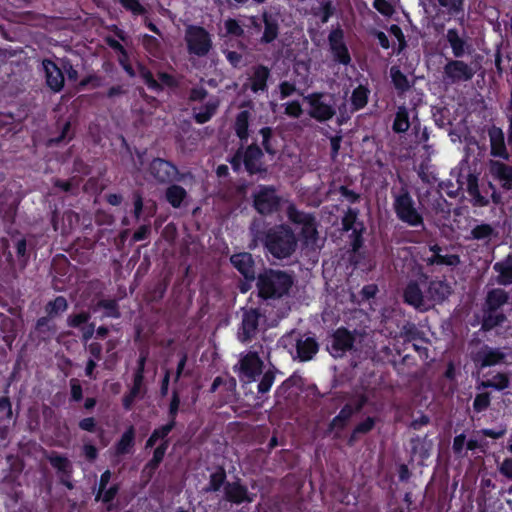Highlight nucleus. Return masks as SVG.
<instances>
[{"instance_id":"obj_1","label":"nucleus","mask_w":512,"mask_h":512,"mask_svg":"<svg viewBox=\"0 0 512 512\" xmlns=\"http://www.w3.org/2000/svg\"><path fill=\"white\" fill-rule=\"evenodd\" d=\"M295 233L286 225L270 228L265 235V247L277 259L290 257L297 249Z\"/></svg>"},{"instance_id":"obj_2","label":"nucleus","mask_w":512,"mask_h":512,"mask_svg":"<svg viewBox=\"0 0 512 512\" xmlns=\"http://www.w3.org/2000/svg\"><path fill=\"white\" fill-rule=\"evenodd\" d=\"M293 284L292 277L284 271L266 270L258 276L257 287L262 298H280Z\"/></svg>"},{"instance_id":"obj_3","label":"nucleus","mask_w":512,"mask_h":512,"mask_svg":"<svg viewBox=\"0 0 512 512\" xmlns=\"http://www.w3.org/2000/svg\"><path fill=\"white\" fill-rule=\"evenodd\" d=\"M365 333L340 327L331 336L329 351L335 358L343 357L346 352L356 350L363 341Z\"/></svg>"},{"instance_id":"obj_4","label":"nucleus","mask_w":512,"mask_h":512,"mask_svg":"<svg viewBox=\"0 0 512 512\" xmlns=\"http://www.w3.org/2000/svg\"><path fill=\"white\" fill-rule=\"evenodd\" d=\"M264 362L259 357L258 350H250L241 354L234 371L241 381L251 383L263 372Z\"/></svg>"},{"instance_id":"obj_5","label":"nucleus","mask_w":512,"mask_h":512,"mask_svg":"<svg viewBox=\"0 0 512 512\" xmlns=\"http://www.w3.org/2000/svg\"><path fill=\"white\" fill-rule=\"evenodd\" d=\"M185 41L189 54L206 56L212 48L210 34L200 26L190 25L185 31Z\"/></svg>"},{"instance_id":"obj_6","label":"nucleus","mask_w":512,"mask_h":512,"mask_svg":"<svg viewBox=\"0 0 512 512\" xmlns=\"http://www.w3.org/2000/svg\"><path fill=\"white\" fill-rule=\"evenodd\" d=\"M393 207L402 222L414 227L423 225V218L415 208L414 201L407 191L395 196Z\"/></svg>"},{"instance_id":"obj_7","label":"nucleus","mask_w":512,"mask_h":512,"mask_svg":"<svg viewBox=\"0 0 512 512\" xmlns=\"http://www.w3.org/2000/svg\"><path fill=\"white\" fill-rule=\"evenodd\" d=\"M289 220L296 224L302 225L301 235L304 243L307 246H316L318 240V232L316 229L315 219L306 213L297 210L294 206L290 205L287 210Z\"/></svg>"},{"instance_id":"obj_8","label":"nucleus","mask_w":512,"mask_h":512,"mask_svg":"<svg viewBox=\"0 0 512 512\" xmlns=\"http://www.w3.org/2000/svg\"><path fill=\"white\" fill-rule=\"evenodd\" d=\"M309 115L318 121H326L335 114L331 98L322 93H312L304 98Z\"/></svg>"},{"instance_id":"obj_9","label":"nucleus","mask_w":512,"mask_h":512,"mask_svg":"<svg viewBox=\"0 0 512 512\" xmlns=\"http://www.w3.org/2000/svg\"><path fill=\"white\" fill-rule=\"evenodd\" d=\"M149 174L158 183H170L178 179L177 167L163 158H155L149 165Z\"/></svg>"},{"instance_id":"obj_10","label":"nucleus","mask_w":512,"mask_h":512,"mask_svg":"<svg viewBox=\"0 0 512 512\" xmlns=\"http://www.w3.org/2000/svg\"><path fill=\"white\" fill-rule=\"evenodd\" d=\"M253 196L254 207L260 214H270L279 206V197L272 187L260 186Z\"/></svg>"},{"instance_id":"obj_11","label":"nucleus","mask_w":512,"mask_h":512,"mask_svg":"<svg viewBox=\"0 0 512 512\" xmlns=\"http://www.w3.org/2000/svg\"><path fill=\"white\" fill-rule=\"evenodd\" d=\"M475 73L472 66L461 60H450L444 66V75L451 83L469 81Z\"/></svg>"},{"instance_id":"obj_12","label":"nucleus","mask_w":512,"mask_h":512,"mask_svg":"<svg viewBox=\"0 0 512 512\" xmlns=\"http://www.w3.org/2000/svg\"><path fill=\"white\" fill-rule=\"evenodd\" d=\"M261 314L257 309H247L243 311L241 326L238 330V339L246 343L255 337Z\"/></svg>"},{"instance_id":"obj_13","label":"nucleus","mask_w":512,"mask_h":512,"mask_svg":"<svg viewBox=\"0 0 512 512\" xmlns=\"http://www.w3.org/2000/svg\"><path fill=\"white\" fill-rule=\"evenodd\" d=\"M505 358L506 354L500 348L484 345L474 354L473 361L484 368L500 364Z\"/></svg>"},{"instance_id":"obj_14","label":"nucleus","mask_w":512,"mask_h":512,"mask_svg":"<svg viewBox=\"0 0 512 512\" xmlns=\"http://www.w3.org/2000/svg\"><path fill=\"white\" fill-rule=\"evenodd\" d=\"M404 301L419 311H427L431 308V303L423 294L416 282H410L403 293Z\"/></svg>"},{"instance_id":"obj_15","label":"nucleus","mask_w":512,"mask_h":512,"mask_svg":"<svg viewBox=\"0 0 512 512\" xmlns=\"http://www.w3.org/2000/svg\"><path fill=\"white\" fill-rule=\"evenodd\" d=\"M329 45L336 60L347 65L350 63V55L344 42V34L341 29H334L329 34Z\"/></svg>"},{"instance_id":"obj_16","label":"nucleus","mask_w":512,"mask_h":512,"mask_svg":"<svg viewBox=\"0 0 512 512\" xmlns=\"http://www.w3.org/2000/svg\"><path fill=\"white\" fill-rule=\"evenodd\" d=\"M488 168L491 176L500 182L502 188L512 189V166L499 160H489Z\"/></svg>"},{"instance_id":"obj_17","label":"nucleus","mask_w":512,"mask_h":512,"mask_svg":"<svg viewBox=\"0 0 512 512\" xmlns=\"http://www.w3.org/2000/svg\"><path fill=\"white\" fill-rule=\"evenodd\" d=\"M446 40L448 41L452 49V53L456 58L462 57L471 50V45L467 42L465 32L459 33L457 29H448L446 33Z\"/></svg>"},{"instance_id":"obj_18","label":"nucleus","mask_w":512,"mask_h":512,"mask_svg":"<svg viewBox=\"0 0 512 512\" xmlns=\"http://www.w3.org/2000/svg\"><path fill=\"white\" fill-rule=\"evenodd\" d=\"M42 66L48 87L54 92H59L64 86V76L61 69L50 60H44Z\"/></svg>"},{"instance_id":"obj_19","label":"nucleus","mask_w":512,"mask_h":512,"mask_svg":"<svg viewBox=\"0 0 512 512\" xmlns=\"http://www.w3.org/2000/svg\"><path fill=\"white\" fill-rule=\"evenodd\" d=\"M451 292V286L447 282L442 280H434L429 283L426 297L427 300H429V303H431L432 307L435 303H441L445 301Z\"/></svg>"},{"instance_id":"obj_20","label":"nucleus","mask_w":512,"mask_h":512,"mask_svg":"<svg viewBox=\"0 0 512 512\" xmlns=\"http://www.w3.org/2000/svg\"><path fill=\"white\" fill-rule=\"evenodd\" d=\"M490 138V155L502 160H509L510 154L508 152L505 136L502 130H489Z\"/></svg>"},{"instance_id":"obj_21","label":"nucleus","mask_w":512,"mask_h":512,"mask_svg":"<svg viewBox=\"0 0 512 512\" xmlns=\"http://www.w3.org/2000/svg\"><path fill=\"white\" fill-rule=\"evenodd\" d=\"M432 255L424 259L427 265H446V266H457L460 263V258L456 254L444 253V249L438 245L430 247Z\"/></svg>"},{"instance_id":"obj_22","label":"nucleus","mask_w":512,"mask_h":512,"mask_svg":"<svg viewBox=\"0 0 512 512\" xmlns=\"http://www.w3.org/2000/svg\"><path fill=\"white\" fill-rule=\"evenodd\" d=\"M231 263L233 266L246 278V279H254L255 278V270H254V261L252 255L247 252L238 253L231 256Z\"/></svg>"},{"instance_id":"obj_23","label":"nucleus","mask_w":512,"mask_h":512,"mask_svg":"<svg viewBox=\"0 0 512 512\" xmlns=\"http://www.w3.org/2000/svg\"><path fill=\"white\" fill-rule=\"evenodd\" d=\"M224 492L225 498L235 504L253 501V497L248 493L247 488L237 482L227 483Z\"/></svg>"},{"instance_id":"obj_24","label":"nucleus","mask_w":512,"mask_h":512,"mask_svg":"<svg viewBox=\"0 0 512 512\" xmlns=\"http://www.w3.org/2000/svg\"><path fill=\"white\" fill-rule=\"evenodd\" d=\"M509 298V293L504 289H491L486 295L484 308H486L487 311H498L502 306L508 303Z\"/></svg>"},{"instance_id":"obj_25","label":"nucleus","mask_w":512,"mask_h":512,"mask_svg":"<svg viewBox=\"0 0 512 512\" xmlns=\"http://www.w3.org/2000/svg\"><path fill=\"white\" fill-rule=\"evenodd\" d=\"M318 343L312 337H302L296 342V351L297 357L301 361H308L313 358V356L318 351Z\"/></svg>"},{"instance_id":"obj_26","label":"nucleus","mask_w":512,"mask_h":512,"mask_svg":"<svg viewBox=\"0 0 512 512\" xmlns=\"http://www.w3.org/2000/svg\"><path fill=\"white\" fill-rule=\"evenodd\" d=\"M467 192L471 197V204L475 207H485L489 204V200L482 196L479 190L477 175L470 173L467 176Z\"/></svg>"},{"instance_id":"obj_27","label":"nucleus","mask_w":512,"mask_h":512,"mask_svg":"<svg viewBox=\"0 0 512 512\" xmlns=\"http://www.w3.org/2000/svg\"><path fill=\"white\" fill-rule=\"evenodd\" d=\"M261 157L262 151L257 145L251 144L248 146L244 154V164L251 174L261 170Z\"/></svg>"},{"instance_id":"obj_28","label":"nucleus","mask_w":512,"mask_h":512,"mask_svg":"<svg viewBox=\"0 0 512 512\" xmlns=\"http://www.w3.org/2000/svg\"><path fill=\"white\" fill-rule=\"evenodd\" d=\"M493 269L498 273L496 282L499 285H510L512 284V259L509 255L502 261L496 262L493 265Z\"/></svg>"},{"instance_id":"obj_29","label":"nucleus","mask_w":512,"mask_h":512,"mask_svg":"<svg viewBox=\"0 0 512 512\" xmlns=\"http://www.w3.org/2000/svg\"><path fill=\"white\" fill-rule=\"evenodd\" d=\"M411 444V451L414 456H418L421 460L427 459L430 456L433 441L427 436L413 438Z\"/></svg>"},{"instance_id":"obj_30","label":"nucleus","mask_w":512,"mask_h":512,"mask_svg":"<svg viewBox=\"0 0 512 512\" xmlns=\"http://www.w3.org/2000/svg\"><path fill=\"white\" fill-rule=\"evenodd\" d=\"M418 125L414 110L409 112L406 108L399 107L393 128H417Z\"/></svg>"},{"instance_id":"obj_31","label":"nucleus","mask_w":512,"mask_h":512,"mask_svg":"<svg viewBox=\"0 0 512 512\" xmlns=\"http://www.w3.org/2000/svg\"><path fill=\"white\" fill-rule=\"evenodd\" d=\"M269 77V70L265 66H257L254 68L250 77V87L255 93L266 89V82Z\"/></svg>"},{"instance_id":"obj_32","label":"nucleus","mask_w":512,"mask_h":512,"mask_svg":"<svg viewBox=\"0 0 512 512\" xmlns=\"http://www.w3.org/2000/svg\"><path fill=\"white\" fill-rule=\"evenodd\" d=\"M47 459L50 464L60 473L63 477H70L72 473V465L71 462L61 455L56 453H52L47 455Z\"/></svg>"},{"instance_id":"obj_33","label":"nucleus","mask_w":512,"mask_h":512,"mask_svg":"<svg viewBox=\"0 0 512 512\" xmlns=\"http://www.w3.org/2000/svg\"><path fill=\"white\" fill-rule=\"evenodd\" d=\"M483 321H482V329L483 330H491L506 321V316L502 312L498 311H487L486 308L483 309Z\"/></svg>"},{"instance_id":"obj_34","label":"nucleus","mask_w":512,"mask_h":512,"mask_svg":"<svg viewBox=\"0 0 512 512\" xmlns=\"http://www.w3.org/2000/svg\"><path fill=\"white\" fill-rule=\"evenodd\" d=\"M263 22L265 25L264 34L261 38V41L264 43H270L273 40H275L278 36V23L275 18H273L271 15L264 14L263 15Z\"/></svg>"},{"instance_id":"obj_35","label":"nucleus","mask_w":512,"mask_h":512,"mask_svg":"<svg viewBox=\"0 0 512 512\" xmlns=\"http://www.w3.org/2000/svg\"><path fill=\"white\" fill-rule=\"evenodd\" d=\"M186 196V190L179 185H171L166 190V200L174 208H179Z\"/></svg>"},{"instance_id":"obj_36","label":"nucleus","mask_w":512,"mask_h":512,"mask_svg":"<svg viewBox=\"0 0 512 512\" xmlns=\"http://www.w3.org/2000/svg\"><path fill=\"white\" fill-rule=\"evenodd\" d=\"M509 386V378L506 374L498 373L492 379L481 381L477 385V390L485 388H494L496 390H504Z\"/></svg>"},{"instance_id":"obj_37","label":"nucleus","mask_w":512,"mask_h":512,"mask_svg":"<svg viewBox=\"0 0 512 512\" xmlns=\"http://www.w3.org/2000/svg\"><path fill=\"white\" fill-rule=\"evenodd\" d=\"M363 406V401H360L358 405L353 408L351 405H345L340 413L333 419L331 426L333 428H342L345 422L356 412L359 411Z\"/></svg>"},{"instance_id":"obj_38","label":"nucleus","mask_w":512,"mask_h":512,"mask_svg":"<svg viewBox=\"0 0 512 512\" xmlns=\"http://www.w3.org/2000/svg\"><path fill=\"white\" fill-rule=\"evenodd\" d=\"M471 238L474 240H490L497 233L493 226L487 223L476 225L470 232Z\"/></svg>"},{"instance_id":"obj_39","label":"nucleus","mask_w":512,"mask_h":512,"mask_svg":"<svg viewBox=\"0 0 512 512\" xmlns=\"http://www.w3.org/2000/svg\"><path fill=\"white\" fill-rule=\"evenodd\" d=\"M368 95L369 90L362 85L354 89L351 96V102L354 110H359L367 104Z\"/></svg>"},{"instance_id":"obj_40","label":"nucleus","mask_w":512,"mask_h":512,"mask_svg":"<svg viewBox=\"0 0 512 512\" xmlns=\"http://www.w3.org/2000/svg\"><path fill=\"white\" fill-rule=\"evenodd\" d=\"M134 443V429L130 427L117 443V454H126L130 451Z\"/></svg>"},{"instance_id":"obj_41","label":"nucleus","mask_w":512,"mask_h":512,"mask_svg":"<svg viewBox=\"0 0 512 512\" xmlns=\"http://www.w3.org/2000/svg\"><path fill=\"white\" fill-rule=\"evenodd\" d=\"M217 107V101H210L209 103H207L202 110H200L199 112H195L194 117L196 119V122L198 124H204L205 122H207L215 113Z\"/></svg>"},{"instance_id":"obj_42","label":"nucleus","mask_w":512,"mask_h":512,"mask_svg":"<svg viewBox=\"0 0 512 512\" xmlns=\"http://www.w3.org/2000/svg\"><path fill=\"white\" fill-rule=\"evenodd\" d=\"M253 115L254 109L250 104L243 106L236 116V128H248L249 121Z\"/></svg>"},{"instance_id":"obj_43","label":"nucleus","mask_w":512,"mask_h":512,"mask_svg":"<svg viewBox=\"0 0 512 512\" xmlns=\"http://www.w3.org/2000/svg\"><path fill=\"white\" fill-rule=\"evenodd\" d=\"M390 75L395 87L398 90H406L409 88V82L407 77L397 67H391Z\"/></svg>"},{"instance_id":"obj_44","label":"nucleus","mask_w":512,"mask_h":512,"mask_svg":"<svg viewBox=\"0 0 512 512\" xmlns=\"http://www.w3.org/2000/svg\"><path fill=\"white\" fill-rule=\"evenodd\" d=\"M168 448V441L165 440L161 445H159L153 453L152 459L148 462V469L156 470L158 465L164 458L166 450Z\"/></svg>"},{"instance_id":"obj_45","label":"nucleus","mask_w":512,"mask_h":512,"mask_svg":"<svg viewBox=\"0 0 512 512\" xmlns=\"http://www.w3.org/2000/svg\"><path fill=\"white\" fill-rule=\"evenodd\" d=\"M68 307L67 301L64 297L59 296L55 300L49 302L46 306V311L49 315H56L64 312Z\"/></svg>"},{"instance_id":"obj_46","label":"nucleus","mask_w":512,"mask_h":512,"mask_svg":"<svg viewBox=\"0 0 512 512\" xmlns=\"http://www.w3.org/2000/svg\"><path fill=\"white\" fill-rule=\"evenodd\" d=\"M97 308H103L106 310L105 316L118 318L120 317V312L118 310V305L115 300H100L97 303Z\"/></svg>"},{"instance_id":"obj_47","label":"nucleus","mask_w":512,"mask_h":512,"mask_svg":"<svg viewBox=\"0 0 512 512\" xmlns=\"http://www.w3.org/2000/svg\"><path fill=\"white\" fill-rule=\"evenodd\" d=\"M226 475L224 470L216 471L211 474L206 491H218L225 481Z\"/></svg>"},{"instance_id":"obj_48","label":"nucleus","mask_w":512,"mask_h":512,"mask_svg":"<svg viewBox=\"0 0 512 512\" xmlns=\"http://www.w3.org/2000/svg\"><path fill=\"white\" fill-rule=\"evenodd\" d=\"M274 380H275L274 373L271 370L266 371L263 374V376L257 386L258 392L262 393V394L267 393L270 390V388L272 387Z\"/></svg>"},{"instance_id":"obj_49","label":"nucleus","mask_w":512,"mask_h":512,"mask_svg":"<svg viewBox=\"0 0 512 512\" xmlns=\"http://www.w3.org/2000/svg\"><path fill=\"white\" fill-rule=\"evenodd\" d=\"M90 319V314L87 312H81L78 314H73L68 316L67 318V324L70 327H82L83 324H86Z\"/></svg>"},{"instance_id":"obj_50","label":"nucleus","mask_w":512,"mask_h":512,"mask_svg":"<svg viewBox=\"0 0 512 512\" xmlns=\"http://www.w3.org/2000/svg\"><path fill=\"white\" fill-rule=\"evenodd\" d=\"M490 405V394L487 392L479 393L476 395L473 408L477 412H482L488 408Z\"/></svg>"},{"instance_id":"obj_51","label":"nucleus","mask_w":512,"mask_h":512,"mask_svg":"<svg viewBox=\"0 0 512 512\" xmlns=\"http://www.w3.org/2000/svg\"><path fill=\"white\" fill-rule=\"evenodd\" d=\"M450 14H457L462 11V0H437Z\"/></svg>"},{"instance_id":"obj_52","label":"nucleus","mask_w":512,"mask_h":512,"mask_svg":"<svg viewBox=\"0 0 512 512\" xmlns=\"http://www.w3.org/2000/svg\"><path fill=\"white\" fill-rule=\"evenodd\" d=\"M374 427V419L367 418L365 421L361 422L356 426L354 432L350 438V442H353L356 439L357 434H365L369 432Z\"/></svg>"},{"instance_id":"obj_53","label":"nucleus","mask_w":512,"mask_h":512,"mask_svg":"<svg viewBox=\"0 0 512 512\" xmlns=\"http://www.w3.org/2000/svg\"><path fill=\"white\" fill-rule=\"evenodd\" d=\"M257 132L261 136L265 150L270 154H274L276 150L272 144V130H257Z\"/></svg>"},{"instance_id":"obj_54","label":"nucleus","mask_w":512,"mask_h":512,"mask_svg":"<svg viewBox=\"0 0 512 512\" xmlns=\"http://www.w3.org/2000/svg\"><path fill=\"white\" fill-rule=\"evenodd\" d=\"M122 6L131 11L134 15L145 13V8L137 0H119Z\"/></svg>"},{"instance_id":"obj_55","label":"nucleus","mask_w":512,"mask_h":512,"mask_svg":"<svg viewBox=\"0 0 512 512\" xmlns=\"http://www.w3.org/2000/svg\"><path fill=\"white\" fill-rule=\"evenodd\" d=\"M224 26H225L227 34L239 37V36L243 35V33H244L243 28L234 19H227L224 22Z\"/></svg>"},{"instance_id":"obj_56","label":"nucleus","mask_w":512,"mask_h":512,"mask_svg":"<svg viewBox=\"0 0 512 512\" xmlns=\"http://www.w3.org/2000/svg\"><path fill=\"white\" fill-rule=\"evenodd\" d=\"M176 422L170 420L166 425L161 426L153 431L152 435L157 439H164L174 428Z\"/></svg>"},{"instance_id":"obj_57","label":"nucleus","mask_w":512,"mask_h":512,"mask_svg":"<svg viewBox=\"0 0 512 512\" xmlns=\"http://www.w3.org/2000/svg\"><path fill=\"white\" fill-rule=\"evenodd\" d=\"M180 405V397L177 391H173L172 399L169 406V417L170 420L175 421L178 409Z\"/></svg>"},{"instance_id":"obj_58","label":"nucleus","mask_w":512,"mask_h":512,"mask_svg":"<svg viewBox=\"0 0 512 512\" xmlns=\"http://www.w3.org/2000/svg\"><path fill=\"white\" fill-rule=\"evenodd\" d=\"M498 470L500 474L512 480V458H505L499 465Z\"/></svg>"},{"instance_id":"obj_59","label":"nucleus","mask_w":512,"mask_h":512,"mask_svg":"<svg viewBox=\"0 0 512 512\" xmlns=\"http://www.w3.org/2000/svg\"><path fill=\"white\" fill-rule=\"evenodd\" d=\"M374 8L383 15H391L393 12L392 6L386 0H375Z\"/></svg>"},{"instance_id":"obj_60","label":"nucleus","mask_w":512,"mask_h":512,"mask_svg":"<svg viewBox=\"0 0 512 512\" xmlns=\"http://www.w3.org/2000/svg\"><path fill=\"white\" fill-rule=\"evenodd\" d=\"M143 46L150 52L153 53L158 48V40L150 35L145 34L142 38Z\"/></svg>"},{"instance_id":"obj_61","label":"nucleus","mask_w":512,"mask_h":512,"mask_svg":"<svg viewBox=\"0 0 512 512\" xmlns=\"http://www.w3.org/2000/svg\"><path fill=\"white\" fill-rule=\"evenodd\" d=\"M285 113L291 117H299L302 113V108L298 102H289L286 104Z\"/></svg>"},{"instance_id":"obj_62","label":"nucleus","mask_w":512,"mask_h":512,"mask_svg":"<svg viewBox=\"0 0 512 512\" xmlns=\"http://www.w3.org/2000/svg\"><path fill=\"white\" fill-rule=\"evenodd\" d=\"M150 225H142L138 228L137 231H135V233L133 234V241L134 242H139V241H142L144 239H146L148 237V235L150 234Z\"/></svg>"},{"instance_id":"obj_63","label":"nucleus","mask_w":512,"mask_h":512,"mask_svg":"<svg viewBox=\"0 0 512 512\" xmlns=\"http://www.w3.org/2000/svg\"><path fill=\"white\" fill-rule=\"evenodd\" d=\"M71 386V396L75 401H79L82 399V388L79 382L75 379L70 381Z\"/></svg>"},{"instance_id":"obj_64","label":"nucleus","mask_w":512,"mask_h":512,"mask_svg":"<svg viewBox=\"0 0 512 512\" xmlns=\"http://www.w3.org/2000/svg\"><path fill=\"white\" fill-rule=\"evenodd\" d=\"M89 353L93 357L94 360H100L102 354V346L97 342H93L88 347Z\"/></svg>"}]
</instances>
